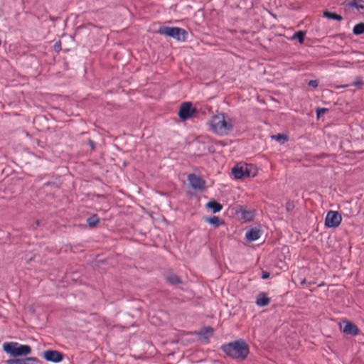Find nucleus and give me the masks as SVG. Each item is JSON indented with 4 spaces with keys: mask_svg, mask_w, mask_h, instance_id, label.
<instances>
[{
    "mask_svg": "<svg viewBox=\"0 0 364 364\" xmlns=\"http://www.w3.org/2000/svg\"><path fill=\"white\" fill-rule=\"evenodd\" d=\"M222 348L228 355L241 360H245L250 353L249 346L243 340L229 343Z\"/></svg>",
    "mask_w": 364,
    "mask_h": 364,
    "instance_id": "obj_1",
    "label": "nucleus"
},
{
    "mask_svg": "<svg viewBox=\"0 0 364 364\" xmlns=\"http://www.w3.org/2000/svg\"><path fill=\"white\" fill-rule=\"evenodd\" d=\"M210 124L212 129L220 135L228 134L233 127L231 119L227 118L223 113H219L213 116Z\"/></svg>",
    "mask_w": 364,
    "mask_h": 364,
    "instance_id": "obj_2",
    "label": "nucleus"
},
{
    "mask_svg": "<svg viewBox=\"0 0 364 364\" xmlns=\"http://www.w3.org/2000/svg\"><path fill=\"white\" fill-rule=\"evenodd\" d=\"M3 350L14 358L27 355L31 353V348L28 345H21L17 342H6L3 344Z\"/></svg>",
    "mask_w": 364,
    "mask_h": 364,
    "instance_id": "obj_3",
    "label": "nucleus"
},
{
    "mask_svg": "<svg viewBox=\"0 0 364 364\" xmlns=\"http://www.w3.org/2000/svg\"><path fill=\"white\" fill-rule=\"evenodd\" d=\"M158 33L180 41H185L188 35L184 29L178 27L161 26L159 28Z\"/></svg>",
    "mask_w": 364,
    "mask_h": 364,
    "instance_id": "obj_4",
    "label": "nucleus"
},
{
    "mask_svg": "<svg viewBox=\"0 0 364 364\" xmlns=\"http://www.w3.org/2000/svg\"><path fill=\"white\" fill-rule=\"evenodd\" d=\"M346 15L358 14L364 16V0H350L344 6Z\"/></svg>",
    "mask_w": 364,
    "mask_h": 364,
    "instance_id": "obj_5",
    "label": "nucleus"
},
{
    "mask_svg": "<svg viewBox=\"0 0 364 364\" xmlns=\"http://www.w3.org/2000/svg\"><path fill=\"white\" fill-rule=\"evenodd\" d=\"M198 111L194 107L191 102H183L178 111V116L183 121L192 119L196 117Z\"/></svg>",
    "mask_w": 364,
    "mask_h": 364,
    "instance_id": "obj_6",
    "label": "nucleus"
},
{
    "mask_svg": "<svg viewBox=\"0 0 364 364\" xmlns=\"http://www.w3.org/2000/svg\"><path fill=\"white\" fill-rule=\"evenodd\" d=\"M341 223V215L338 212L333 210L328 212L325 220L326 226L328 228H336Z\"/></svg>",
    "mask_w": 364,
    "mask_h": 364,
    "instance_id": "obj_7",
    "label": "nucleus"
},
{
    "mask_svg": "<svg viewBox=\"0 0 364 364\" xmlns=\"http://www.w3.org/2000/svg\"><path fill=\"white\" fill-rule=\"evenodd\" d=\"M232 173L237 179L251 176V173L248 171V164L236 165L232 169Z\"/></svg>",
    "mask_w": 364,
    "mask_h": 364,
    "instance_id": "obj_8",
    "label": "nucleus"
},
{
    "mask_svg": "<svg viewBox=\"0 0 364 364\" xmlns=\"http://www.w3.org/2000/svg\"><path fill=\"white\" fill-rule=\"evenodd\" d=\"M188 181L193 189L199 191H203L205 189V181L196 174H189L188 176Z\"/></svg>",
    "mask_w": 364,
    "mask_h": 364,
    "instance_id": "obj_9",
    "label": "nucleus"
},
{
    "mask_svg": "<svg viewBox=\"0 0 364 364\" xmlns=\"http://www.w3.org/2000/svg\"><path fill=\"white\" fill-rule=\"evenodd\" d=\"M44 358L53 363L60 362L63 358V354L58 350H48L43 353Z\"/></svg>",
    "mask_w": 364,
    "mask_h": 364,
    "instance_id": "obj_10",
    "label": "nucleus"
},
{
    "mask_svg": "<svg viewBox=\"0 0 364 364\" xmlns=\"http://www.w3.org/2000/svg\"><path fill=\"white\" fill-rule=\"evenodd\" d=\"M345 323V326L343 328V331L347 334L351 336L358 335L360 331L358 328L353 323L350 321H343Z\"/></svg>",
    "mask_w": 364,
    "mask_h": 364,
    "instance_id": "obj_11",
    "label": "nucleus"
},
{
    "mask_svg": "<svg viewBox=\"0 0 364 364\" xmlns=\"http://www.w3.org/2000/svg\"><path fill=\"white\" fill-rule=\"evenodd\" d=\"M261 236V230L257 228H252L246 232L245 237L248 241L252 242L258 240Z\"/></svg>",
    "mask_w": 364,
    "mask_h": 364,
    "instance_id": "obj_12",
    "label": "nucleus"
},
{
    "mask_svg": "<svg viewBox=\"0 0 364 364\" xmlns=\"http://www.w3.org/2000/svg\"><path fill=\"white\" fill-rule=\"evenodd\" d=\"M166 280L172 285H176L181 283V279L174 273L168 272L165 275Z\"/></svg>",
    "mask_w": 364,
    "mask_h": 364,
    "instance_id": "obj_13",
    "label": "nucleus"
},
{
    "mask_svg": "<svg viewBox=\"0 0 364 364\" xmlns=\"http://www.w3.org/2000/svg\"><path fill=\"white\" fill-rule=\"evenodd\" d=\"M206 207L211 209L214 213H218L223 209V205L215 200L208 202Z\"/></svg>",
    "mask_w": 364,
    "mask_h": 364,
    "instance_id": "obj_14",
    "label": "nucleus"
},
{
    "mask_svg": "<svg viewBox=\"0 0 364 364\" xmlns=\"http://www.w3.org/2000/svg\"><path fill=\"white\" fill-rule=\"evenodd\" d=\"M270 299L267 296L265 293H260L256 301V304L259 306H265L269 304Z\"/></svg>",
    "mask_w": 364,
    "mask_h": 364,
    "instance_id": "obj_15",
    "label": "nucleus"
},
{
    "mask_svg": "<svg viewBox=\"0 0 364 364\" xmlns=\"http://www.w3.org/2000/svg\"><path fill=\"white\" fill-rule=\"evenodd\" d=\"M213 334V328L208 326L203 328L200 331V335L205 338H208Z\"/></svg>",
    "mask_w": 364,
    "mask_h": 364,
    "instance_id": "obj_16",
    "label": "nucleus"
},
{
    "mask_svg": "<svg viewBox=\"0 0 364 364\" xmlns=\"http://www.w3.org/2000/svg\"><path fill=\"white\" fill-rule=\"evenodd\" d=\"M100 220L97 215H92L87 219V223L90 228H95L99 223Z\"/></svg>",
    "mask_w": 364,
    "mask_h": 364,
    "instance_id": "obj_17",
    "label": "nucleus"
},
{
    "mask_svg": "<svg viewBox=\"0 0 364 364\" xmlns=\"http://www.w3.org/2000/svg\"><path fill=\"white\" fill-rule=\"evenodd\" d=\"M353 33L356 36L364 33V23L360 22L355 25L353 28Z\"/></svg>",
    "mask_w": 364,
    "mask_h": 364,
    "instance_id": "obj_18",
    "label": "nucleus"
},
{
    "mask_svg": "<svg viewBox=\"0 0 364 364\" xmlns=\"http://www.w3.org/2000/svg\"><path fill=\"white\" fill-rule=\"evenodd\" d=\"M323 16L329 19H333L337 21H341V15L337 14L334 12L325 11L323 12Z\"/></svg>",
    "mask_w": 364,
    "mask_h": 364,
    "instance_id": "obj_19",
    "label": "nucleus"
},
{
    "mask_svg": "<svg viewBox=\"0 0 364 364\" xmlns=\"http://www.w3.org/2000/svg\"><path fill=\"white\" fill-rule=\"evenodd\" d=\"M209 223L213 225L215 227H219L223 223V221L220 219L218 216L210 217L206 219Z\"/></svg>",
    "mask_w": 364,
    "mask_h": 364,
    "instance_id": "obj_20",
    "label": "nucleus"
},
{
    "mask_svg": "<svg viewBox=\"0 0 364 364\" xmlns=\"http://www.w3.org/2000/svg\"><path fill=\"white\" fill-rule=\"evenodd\" d=\"M23 359V364H42V362L35 357H26Z\"/></svg>",
    "mask_w": 364,
    "mask_h": 364,
    "instance_id": "obj_21",
    "label": "nucleus"
},
{
    "mask_svg": "<svg viewBox=\"0 0 364 364\" xmlns=\"http://www.w3.org/2000/svg\"><path fill=\"white\" fill-rule=\"evenodd\" d=\"M305 34V31H299L293 36L292 38L298 39L299 43H302L304 41Z\"/></svg>",
    "mask_w": 364,
    "mask_h": 364,
    "instance_id": "obj_22",
    "label": "nucleus"
},
{
    "mask_svg": "<svg viewBox=\"0 0 364 364\" xmlns=\"http://www.w3.org/2000/svg\"><path fill=\"white\" fill-rule=\"evenodd\" d=\"M272 139H275L277 141H282V143H284L285 141H287L288 137L282 134H278L277 135H273L272 136Z\"/></svg>",
    "mask_w": 364,
    "mask_h": 364,
    "instance_id": "obj_23",
    "label": "nucleus"
},
{
    "mask_svg": "<svg viewBox=\"0 0 364 364\" xmlns=\"http://www.w3.org/2000/svg\"><path fill=\"white\" fill-rule=\"evenodd\" d=\"M243 218L247 220H251L253 218V213L251 211H243L242 212Z\"/></svg>",
    "mask_w": 364,
    "mask_h": 364,
    "instance_id": "obj_24",
    "label": "nucleus"
},
{
    "mask_svg": "<svg viewBox=\"0 0 364 364\" xmlns=\"http://www.w3.org/2000/svg\"><path fill=\"white\" fill-rule=\"evenodd\" d=\"M6 364H23L22 358L9 359L6 361Z\"/></svg>",
    "mask_w": 364,
    "mask_h": 364,
    "instance_id": "obj_25",
    "label": "nucleus"
},
{
    "mask_svg": "<svg viewBox=\"0 0 364 364\" xmlns=\"http://www.w3.org/2000/svg\"><path fill=\"white\" fill-rule=\"evenodd\" d=\"M328 111V109L326 108H318L316 110V114L317 117L319 118L321 116H323L326 112Z\"/></svg>",
    "mask_w": 364,
    "mask_h": 364,
    "instance_id": "obj_26",
    "label": "nucleus"
},
{
    "mask_svg": "<svg viewBox=\"0 0 364 364\" xmlns=\"http://www.w3.org/2000/svg\"><path fill=\"white\" fill-rule=\"evenodd\" d=\"M248 171L251 173V176L257 175V170L252 166V165L248 164Z\"/></svg>",
    "mask_w": 364,
    "mask_h": 364,
    "instance_id": "obj_27",
    "label": "nucleus"
},
{
    "mask_svg": "<svg viewBox=\"0 0 364 364\" xmlns=\"http://www.w3.org/2000/svg\"><path fill=\"white\" fill-rule=\"evenodd\" d=\"M309 86L312 87L314 88H316L318 85V82L316 80H309L308 82Z\"/></svg>",
    "mask_w": 364,
    "mask_h": 364,
    "instance_id": "obj_28",
    "label": "nucleus"
},
{
    "mask_svg": "<svg viewBox=\"0 0 364 364\" xmlns=\"http://www.w3.org/2000/svg\"><path fill=\"white\" fill-rule=\"evenodd\" d=\"M54 50L55 52H59L61 50V43L60 41H58L54 45Z\"/></svg>",
    "mask_w": 364,
    "mask_h": 364,
    "instance_id": "obj_29",
    "label": "nucleus"
},
{
    "mask_svg": "<svg viewBox=\"0 0 364 364\" xmlns=\"http://www.w3.org/2000/svg\"><path fill=\"white\" fill-rule=\"evenodd\" d=\"M270 277V274L267 272H265V271H262V278L263 279H268L269 277Z\"/></svg>",
    "mask_w": 364,
    "mask_h": 364,
    "instance_id": "obj_30",
    "label": "nucleus"
},
{
    "mask_svg": "<svg viewBox=\"0 0 364 364\" xmlns=\"http://www.w3.org/2000/svg\"><path fill=\"white\" fill-rule=\"evenodd\" d=\"M89 144L92 149H95V143L91 139H89Z\"/></svg>",
    "mask_w": 364,
    "mask_h": 364,
    "instance_id": "obj_31",
    "label": "nucleus"
},
{
    "mask_svg": "<svg viewBox=\"0 0 364 364\" xmlns=\"http://www.w3.org/2000/svg\"><path fill=\"white\" fill-rule=\"evenodd\" d=\"M353 84L355 86L358 87L362 84V82L359 80L354 82Z\"/></svg>",
    "mask_w": 364,
    "mask_h": 364,
    "instance_id": "obj_32",
    "label": "nucleus"
},
{
    "mask_svg": "<svg viewBox=\"0 0 364 364\" xmlns=\"http://www.w3.org/2000/svg\"><path fill=\"white\" fill-rule=\"evenodd\" d=\"M343 214L348 216L351 214V212L349 211L348 213H343Z\"/></svg>",
    "mask_w": 364,
    "mask_h": 364,
    "instance_id": "obj_33",
    "label": "nucleus"
},
{
    "mask_svg": "<svg viewBox=\"0 0 364 364\" xmlns=\"http://www.w3.org/2000/svg\"><path fill=\"white\" fill-rule=\"evenodd\" d=\"M40 223L41 222L39 220H36V225H38V226L40 225Z\"/></svg>",
    "mask_w": 364,
    "mask_h": 364,
    "instance_id": "obj_34",
    "label": "nucleus"
},
{
    "mask_svg": "<svg viewBox=\"0 0 364 364\" xmlns=\"http://www.w3.org/2000/svg\"><path fill=\"white\" fill-rule=\"evenodd\" d=\"M338 326H339V328L340 330H341V322H338Z\"/></svg>",
    "mask_w": 364,
    "mask_h": 364,
    "instance_id": "obj_35",
    "label": "nucleus"
},
{
    "mask_svg": "<svg viewBox=\"0 0 364 364\" xmlns=\"http://www.w3.org/2000/svg\"><path fill=\"white\" fill-rule=\"evenodd\" d=\"M305 282H306V280H305V279H304V280H302V281H301V284H304Z\"/></svg>",
    "mask_w": 364,
    "mask_h": 364,
    "instance_id": "obj_36",
    "label": "nucleus"
}]
</instances>
